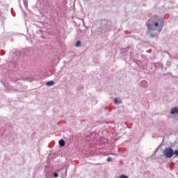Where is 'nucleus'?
I'll use <instances>...</instances> for the list:
<instances>
[{
    "instance_id": "f257e3e1",
    "label": "nucleus",
    "mask_w": 178,
    "mask_h": 178,
    "mask_svg": "<svg viewBox=\"0 0 178 178\" xmlns=\"http://www.w3.org/2000/svg\"><path fill=\"white\" fill-rule=\"evenodd\" d=\"M163 19L158 17V15H154L146 23L147 27V34L149 35L151 38H155L163 29Z\"/></svg>"
},
{
    "instance_id": "f03ea898",
    "label": "nucleus",
    "mask_w": 178,
    "mask_h": 178,
    "mask_svg": "<svg viewBox=\"0 0 178 178\" xmlns=\"http://www.w3.org/2000/svg\"><path fill=\"white\" fill-rule=\"evenodd\" d=\"M112 28V22L107 19H102L100 24L101 30L104 31H109Z\"/></svg>"
},
{
    "instance_id": "7ed1b4c3",
    "label": "nucleus",
    "mask_w": 178,
    "mask_h": 178,
    "mask_svg": "<svg viewBox=\"0 0 178 178\" xmlns=\"http://www.w3.org/2000/svg\"><path fill=\"white\" fill-rule=\"evenodd\" d=\"M163 154L165 158H172L174 155V150L172 147H165L163 151Z\"/></svg>"
},
{
    "instance_id": "20e7f679",
    "label": "nucleus",
    "mask_w": 178,
    "mask_h": 178,
    "mask_svg": "<svg viewBox=\"0 0 178 178\" xmlns=\"http://www.w3.org/2000/svg\"><path fill=\"white\" fill-rule=\"evenodd\" d=\"M171 115H178V107L175 106L171 108L170 110Z\"/></svg>"
},
{
    "instance_id": "39448f33",
    "label": "nucleus",
    "mask_w": 178,
    "mask_h": 178,
    "mask_svg": "<svg viewBox=\"0 0 178 178\" xmlns=\"http://www.w3.org/2000/svg\"><path fill=\"white\" fill-rule=\"evenodd\" d=\"M154 67H155V69H159V67L163 68V64L160 63H154Z\"/></svg>"
},
{
    "instance_id": "423d86ee",
    "label": "nucleus",
    "mask_w": 178,
    "mask_h": 178,
    "mask_svg": "<svg viewBox=\"0 0 178 178\" xmlns=\"http://www.w3.org/2000/svg\"><path fill=\"white\" fill-rule=\"evenodd\" d=\"M46 86H47V87H52V86H55V81H49L46 82Z\"/></svg>"
},
{
    "instance_id": "0eeeda50",
    "label": "nucleus",
    "mask_w": 178,
    "mask_h": 178,
    "mask_svg": "<svg viewBox=\"0 0 178 178\" xmlns=\"http://www.w3.org/2000/svg\"><path fill=\"white\" fill-rule=\"evenodd\" d=\"M58 143H59L60 147H65V140L60 139Z\"/></svg>"
},
{
    "instance_id": "6e6552de",
    "label": "nucleus",
    "mask_w": 178,
    "mask_h": 178,
    "mask_svg": "<svg viewBox=\"0 0 178 178\" xmlns=\"http://www.w3.org/2000/svg\"><path fill=\"white\" fill-rule=\"evenodd\" d=\"M75 47H76L77 48H79V47H81V42L80 40H78L75 44Z\"/></svg>"
},
{
    "instance_id": "1a4fd4ad",
    "label": "nucleus",
    "mask_w": 178,
    "mask_h": 178,
    "mask_svg": "<svg viewBox=\"0 0 178 178\" xmlns=\"http://www.w3.org/2000/svg\"><path fill=\"white\" fill-rule=\"evenodd\" d=\"M52 177L55 178L59 177V174H58L56 172H54L52 174Z\"/></svg>"
},
{
    "instance_id": "9d476101",
    "label": "nucleus",
    "mask_w": 178,
    "mask_h": 178,
    "mask_svg": "<svg viewBox=\"0 0 178 178\" xmlns=\"http://www.w3.org/2000/svg\"><path fill=\"white\" fill-rule=\"evenodd\" d=\"M166 66H167L168 67H170V66H172V61L167 60V62H166Z\"/></svg>"
},
{
    "instance_id": "9b49d317",
    "label": "nucleus",
    "mask_w": 178,
    "mask_h": 178,
    "mask_svg": "<svg viewBox=\"0 0 178 178\" xmlns=\"http://www.w3.org/2000/svg\"><path fill=\"white\" fill-rule=\"evenodd\" d=\"M114 104H122V101L121 100L119 101V99H118V98H115L114 99Z\"/></svg>"
},
{
    "instance_id": "f8f14e48",
    "label": "nucleus",
    "mask_w": 178,
    "mask_h": 178,
    "mask_svg": "<svg viewBox=\"0 0 178 178\" xmlns=\"http://www.w3.org/2000/svg\"><path fill=\"white\" fill-rule=\"evenodd\" d=\"M120 178H129V176L125 175H120Z\"/></svg>"
},
{
    "instance_id": "ddd939ff",
    "label": "nucleus",
    "mask_w": 178,
    "mask_h": 178,
    "mask_svg": "<svg viewBox=\"0 0 178 178\" xmlns=\"http://www.w3.org/2000/svg\"><path fill=\"white\" fill-rule=\"evenodd\" d=\"M107 162H112V157H111V156L108 157Z\"/></svg>"
},
{
    "instance_id": "4468645a",
    "label": "nucleus",
    "mask_w": 178,
    "mask_h": 178,
    "mask_svg": "<svg viewBox=\"0 0 178 178\" xmlns=\"http://www.w3.org/2000/svg\"><path fill=\"white\" fill-rule=\"evenodd\" d=\"M24 5L25 8H27V0H24Z\"/></svg>"
},
{
    "instance_id": "2eb2a0df",
    "label": "nucleus",
    "mask_w": 178,
    "mask_h": 178,
    "mask_svg": "<svg viewBox=\"0 0 178 178\" xmlns=\"http://www.w3.org/2000/svg\"><path fill=\"white\" fill-rule=\"evenodd\" d=\"M164 140H165V139H163V142L159 145L158 148H159V147H161V145H163V141ZM158 148L156 149V151H158Z\"/></svg>"
},
{
    "instance_id": "dca6fc26",
    "label": "nucleus",
    "mask_w": 178,
    "mask_h": 178,
    "mask_svg": "<svg viewBox=\"0 0 178 178\" xmlns=\"http://www.w3.org/2000/svg\"><path fill=\"white\" fill-rule=\"evenodd\" d=\"M174 155H176V156H177L178 155V149H176L174 151Z\"/></svg>"
},
{
    "instance_id": "f3484780",
    "label": "nucleus",
    "mask_w": 178,
    "mask_h": 178,
    "mask_svg": "<svg viewBox=\"0 0 178 178\" xmlns=\"http://www.w3.org/2000/svg\"><path fill=\"white\" fill-rule=\"evenodd\" d=\"M17 59H19V56L17 57H14L13 58L14 63H15L17 60Z\"/></svg>"
},
{
    "instance_id": "a211bd4d",
    "label": "nucleus",
    "mask_w": 178,
    "mask_h": 178,
    "mask_svg": "<svg viewBox=\"0 0 178 178\" xmlns=\"http://www.w3.org/2000/svg\"><path fill=\"white\" fill-rule=\"evenodd\" d=\"M5 19H6L5 17H1L2 25H3V24H4L3 22H4Z\"/></svg>"
},
{
    "instance_id": "6ab92c4d",
    "label": "nucleus",
    "mask_w": 178,
    "mask_h": 178,
    "mask_svg": "<svg viewBox=\"0 0 178 178\" xmlns=\"http://www.w3.org/2000/svg\"><path fill=\"white\" fill-rule=\"evenodd\" d=\"M33 26H35V27H37V29H40V26H38L37 24H33Z\"/></svg>"
},
{
    "instance_id": "aec40b11",
    "label": "nucleus",
    "mask_w": 178,
    "mask_h": 178,
    "mask_svg": "<svg viewBox=\"0 0 178 178\" xmlns=\"http://www.w3.org/2000/svg\"><path fill=\"white\" fill-rule=\"evenodd\" d=\"M164 70H168V67H164Z\"/></svg>"
},
{
    "instance_id": "412c9836",
    "label": "nucleus",
    "mask_w": 178,
    "mask_h": 178,
    "mask_svg": "<svg viewBox=\"0 0 178 178\" xmlns=\"http://www.w3.org/2000/svg\"><path fill=\"white\" fill-rule=\"evenodd\" d=\"M22 80H24V81H25V80H26V78H22Z\"/></svg>"
},
{
    "instance_id": "4be33fe9",
    "label": "nucleus",
    "mask_w": 178,
    "mask_h": 178,
    "mask_svg": "<svg viewBox=\"0 0 178 178\" xmlns=\"http://www.w3.org/2000/svg\"><path fill=\"white\" fill-rule=\"evenodd\" d=\"M16 55H19V52H17V53H16Z\"/></svg>"
},
{
    "instance_id": "5701e85b",
    "label": "nucleus",
    "mask_w": 178,
    "mask_h": 178,
    "mask_svg": "<svg viewBox=\"0 0 178 178\" xmlns=\"http://www.w3.org/2000/svg\"><path fill=\"white\" fill-rule=\"evenodd\" d=\"M177 69H178V64L177 65Z\"/></svg>"
}]
</instances>
